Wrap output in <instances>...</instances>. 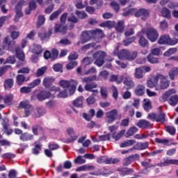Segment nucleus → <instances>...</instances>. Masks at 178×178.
Returning a JSON list of instances; mask_svg holds the SVG:
<instances>
[{"instance_id":"obj_1","label":"nucleus","mask_w":178,"mask_h":178,"mask_svg":"<svg viewBox=\"0 0 178 178\" xmlns=\"http://www.w3.org/2000/svg\"><path fill=\"white\" fill-rule=\"evenodd\" d=\"M105 34L101 29L83 31L81 34V44H86L88 41L92 40V38H104Z\"/></svg>"},{"instance_id":"obj_2","label":"nucleus","mask_w":178,"mask_h":178,"mask_svg":"<svg viewBox=\"0 0 178 178\" xmlns=\"http://www.w3.org/2000/svg\"><path fill=\"white\" fill-rule=\"evenodd\" d=\"M59 86L63 88H67L70 94L73 95V93L76 92L77 86H79V81L74 79H71L70 81L61 80L59 81Z\"/></svg>"},{"instance_id":"obj_3","label":"nucleus","mask_w":178,"mask_h":178,"mask_svg":"<svg viewBox=\"0 0 178 178\" xmlns=\"http://www.w3.org/2000/svg\"><path fill=\"white\" fill-rule=\"evenodd\" d=\"M138 55V51H130L126 49H123L120 50L118 58L122 60H134Z\"/></svg>"},{"instance_id":"obj_4","label":"nucleus","mask_w":178,"mask_h":178,"mask_svg":"<svg viewBox=\"0 0 178 178\" xmlns=\"http://www.w3.org/2000/svg\"><path fill=\"white\" fill-rule=\"evenodd\" d=\"M178 42L177 38H170L169 35H161L158 40V44L159 45H176Z\"/></svg>"},{"instance_id":"obj_5","label":"nucleus","mask_w":178,"mask_h":178,"mask_svg":"<svg viewBox=\"0 0 178 178\" xmlns=\"http://www.w3.org/2000/svg\"><path fill=\"white\" fill-rule=\"evenodd\" d=\"M41 84V79H36L29 84V86H23L20 88L21 94H30L33 91V88H35Z\"/></svg>"},{"instance_id":"obj_6","label":"nucleus","mask_w":178,"mask_h":178,"mask_svg":"<svg viewBox=\"0 0 178 178\" xmlns=\"http://www.w3.org/2000/svg\"><path fill=\"white\" fill-rule=\"evenodd\" d=\"M106 53L105 51H99L93 54V58L95 59V65L101 67L104 63H105V58Z\"/></svg>"},{"instance_id":"obj_7","label":"nucleus","mask_w":178,"mask_h":178,"mask_svg":"<svg viewBox=\"0 0 178 178\" xmlns=\"http://www.w3.org/2000/svg\"><path fill=\"white\" fill-rule=\"evenodd\" d=\"M3 42L7 49V51H10L11 52H15L17 48H19L16 45V42L15 40H10V37H6Z\"/></svg>"},{"instance_id":"obj_8","label":"nucleus","mask_w":178,"mask_h":178,"mask_svg":"<svg viewBox=\"0 0 178 178\" xmlns=\"http://www.w3.org/2000/svg\"><path fill=\"white\" fill-rule=\"evenodd\" d=\"M146 35L151 42H155L159 37V32L155 28H148L146 31Z\"/></svg>"},{"instance_id":"obj_9","label":"nucleus","mask_w":178,"mask_h":178,"mask_svg":"<svg viewBox=\"0 0 178 178\" xmlns=\"http://www.w3.org/2000/svg\"><path fill=\"white\" fill-rule=\"evenodd\" d=\"M1 126L3 127L2 131L6 136H11L13 134V129L9 127V119L4 118L2 119Z\"/></svg>"},{"instance_id":"obj_10","label":"nucleus","mask_w":178,"mask_h":178,"mask_svg":"<svg viewBox=\"0 0 178 178\" xmlns=\"http://www.w3.org/2000/svg\"><path fill=\"white\" fill-rule=\"evenodd\" d=\"M118 112L117 109H113L106 113V118L107 120V123L111 124L118 119Z\"/></svg>"},{"instance_id":"obj_11","label":"nucleus","mask_w":178,"mask_h":178,"mask_svg":"<svg viewBox=\"0 0 178 178\" xmlns=\"http://www.w3.org/2000/svg\"><path fill=\"white\" fill-rule=\"evenodd\" d=\"M170 165H177L178 166V159H164L162 162L157 163L156 166H159V168H163L165 166H169Z\"/></svg>"},{"instance_id":"obj_12","label":"nucleus","mask_w":178,"mask_h":178,"mask_svg":"<svg viewBox=\"0 0 178 178\" xmlns=\"http://www.w3.org/2000/svg\"><path fill=\"white\" fill-rule=\"evenodd\" d=\"M98 87V84L97 83L93 82L90 83H87L84 86V89L86 91H89L90 92H92V95L97 96L98 95V90H94V88H97Z\"/></svg>"},{"instance_id":"obj_13","label":"nucleus","mask_w":178,"mask_h":178,"mask_svg":"<svg viewBox=\"0 0 178 178\" xmlns=\"http://www.w3.org/2000/svg\"><path fill=\"white\" fill-rule=\"evenodd\" d=\"M51 92L47 90H41L39 93L37 94L36 98L38 101L42 102L45 99H49L51 98Z\"/></svg>"},{"instance_id":"obj_14","label":"nucleus","mask_w":178,"mask_h":178,"mask_svg":"<svg viewBox=\"0 0 178 178\" xmlns=\"http://www.w3.org/2000/svg\"><path fill=\"white\" fill-rule=\"evenodd\" d=\"M66 131L67 134H68L70 137L67 139V143H73L74 141H76V140H77L78 136L74 135L76 132L74 131V129H73V127L67 128Z\"/></svg>"},{"instance_id":"obj_15","label":"nucleus","mask_w":178,"mask_h":178,"mask_svg":"<svg viewBox=\"0 0 178 178\" xmlns=\"http://www.w3.org/2000/svg\"><path fill=\"white\" fill-rule=\"evenodd\" d=\"M29 80H30V77H26L24 74H17L15 78V82L17 86H23Z\"/></svg>"},{"instance_id":"obj_16","label":"nucleus","mask_w":178,"mask_h":178,"mask_svg":"<svg viewBox=\"0 0 178 178\" xmlns=\"http://www.w3.org/2000/svg\"><path fill=\"white\" fill-rule=\"evenodd\" d=\"M26 3V1L24 0H21L19 1V3L15 6V13L16 15L19 17H23V12L22 11V9L23 8V5Z\"/></svg>"},{"instance_id":"obj_17","label":"nucleus","mask_w":178,"mask_h":178,"mask_svg":"<svg viewBox=\"0 0 178 178\" xmlns=\"http://www.w3.org/2000/svg\"><path fill=\"white\" fill-rule=\"evenodd\" d=\"M136 17H148L149 16V10L145 9V8H140L138 10L135 11L134 14Z\"/></svg>"},{"instance_id":"obj_18","label":"nucleus","mask_w":178,"mask_h":178,"mask_svg":"<svg viewBox=\"0 0 178 178\" xmlns=\"http://www.w3.org/2000/svg\"><path fill=\"white\" fill-rule=\"evenodd\" d=\"M149 147V143L148 142H138L134 147L133 149H136L138 151H143L144 149H147Z\"/></svg>"},{"instance_id":"obj_19","label":"nucleus","mask_w":178,"mask_h":178,"mask_svg":"<svg viewBox=\"0 0 178 178\" xmlns=\"http://www.w3.org/2000/svg\"><path fill=\"white\" fill-rule=\"evenodd\" d=\"M54 33H61V34H66V33H67V26H63L62 24H56L54 27Z\"/></svg>"},{"instance_id":"obj_20","label":"nucleus","mask_w":178,"mask_h":178,"mask_svg":"<svg viewBox=\"0 0 178 178\" xmlns=\"http://www.w3.org/2000/svg\"><path fill=\"white\" fill-rule=\"evenodd\" d=\"M55 81V79L52 76H46L43 79L42 84L45 87V88H49Z\"/></svg>"},{"instance_id":"obj_21","label":"nucleus","mask_w":178,"mask_h":178,"mask_svg":"<svg viewBox=\"0 0 178 178\" xmlns=\"http://www.w3.org/2000/svg\"><path fill=\"white\" fill-rule=\"evenodd\" d=\"M136 126L140 129H149L151 127V122L146 120H139L136 123Z\"/></svg>"},{"instance_id":"obj_22","label":"nucleus","mask_w":178,"mask_h":178,"mask_svg":"<svg viewBox=\"0 0 178 178\" xmlns=\"http://www.w3.org/2000/svg\"><path fill=\"white\" fill-rule=\"evenodd\" d=\"M135 94L137 97H143L145 94V86L143 85H138L134 90Z\"/></svg>"},{"instance_id":"obj_23","label":"nucleus","mask_w":178,"mask_h":178,"mask_svg":"<svg viewBox=\"0 0 178 178\" xmlns=\"http://www.w3.org/2000/svg\"><path fill=\"white\" fill-rule=\"evenodd\" d=\"M19 140L24 142L30 141L31 140H34V135L29 134L28 132H24L20 135Z\"/></svg>"},{"instance_id":"obj_24","label":"nucleus","mask_w":178,"mask_h":178,"mask_svg":"<svg viewBox=\"0 0 178 178\" xmlns=\"http://www.w3.org/2000/svg\"><path fill=\"white\" fill-rule=\"evenodd\" d=\"M118 172H120L121 176H129V175L134 173V170L133 168H118Z\"/></svg>"},{"instance_id":"obj_25","label":"nucleus","mask_w":178,"mask_h":178,"mask_svg":"<svg viewBox=\"0 0 178 178\" xmlns=\"http://www.w3.org/2000/svg\"><path fill=\"white\" fill-rule=\"evenodd\" d=\"M14 84H15V81L13 80V79L12 78L7 79L4 81L3 87L5 90H10V88L13 87Z\"/></svg>"},{"instance_id":"obj_26","label":"nucleus","mask_w":178,"mask_h":178,"mask_svg":"<svg viewBox=\"0 0 178 178\" xmlns=\"http://www.w3.org/2000/svg\"><path fill=\"white\" fill-rule=\"evenodd\" d=\"M84 101V97L80 96L72 102V104L76 108H83V102Z\"/></svg>"},{"instance_id":"obj_27","label":"nucleus","mask_w":178,"mask_h":178,"mask_svg":"<svg viewBox=\"0 0 178 178\" xmlns=\"http://www.w3.org/2000/svg\"><path fill=\"white\" fill-rule=\"evenodd\" d=\"M161 82H160V88L161 90H166V88H168V87H169V84H170V82H169V81H168V79H166V76L163 75V77L161 78Z\"/></svg>"},{"instance_id":"obj_28","label":"nucleus","mask_w":178,"mask_h":178,"mask_svg":"<svg viewBox=\"0 0 178 178\" xmlns=\"http://www.w3.org/2000/svg\"><path fill=\"white\" fill-rule=\"evenodd\" d=\"M143 109L145 111V112H149V111L152 109V104L149 99H143Z\"/></svg>"},{"instance_id":"obj_29","label":"nucleus","mask_w":178,"mask_h":178,"mask_svg":"<svg viewBox=\"0 0 178 178\" xmlns=\"http://www.w3.org/2000/svg\"><path fill=\"white\" fill-rule=\"evenodd\" d=\"M123 83L127 86V90H131L134 87V81L129 77L124 78Z\"/></svg>"},{"instance_id":"obj_30","label":"nucleus","mask_w":178,"mask_h":178,"mask_svg":"<svg viewBox=\"0 0 178 178\" xmlns=\"http://www.w3.org/2000/svg\"><path fill=\"white\" fill-rule=\"evenodd\" d=\"M51 35L52 31L49 30L48 32L39 33L38 37L40 38L41 41H44V40H48Z\"/></svg>"},{"instance_id":"obj_31","label":"nucleus","mask_w":178,"mask_h":178,"mask_svg":"<svg viewBox=\"0 0 178 178\" xmlns=\"http://www.w3.org/2000/svg\"><path fill=\"white\" fill-rule=\"evenodd\" d=\"M42 47L40 44H35L32 50V53L37 56H40L42 54Z\"/></svg>"},{"instance_id":"obj_32","label":"nucleus","mask_w":178,"mask_h":178,"mask_svg":"<svg viewBox=\"0 0 178 178\" xmlns=\"http://www.w3.org/2000/svg\"><path fill=\"white\" fill-rule=\"evenodd\" d=\"M156 122L160 123H165L166 122V114L164 112H161L159 114L156 115Z\"/></svg>"},{"instance_id":"obj_33","label":"nucleus","mask_w":178,"mask_h":178,"mask_svg":"<svg viewBox=\"0 0 178 178\" xmlns=\"http://www.w3.org/2000/svg\"><path fill=\"white\" fill-rule=\"evenodd\" d=\"M138 44L141 48H147L149 45L148 40L144 38V36H140L138 40Z\"/></svg>"},{"instance_id":"obj_34","label":"nucleus","mask_w":178,"mask_h":178,"mask_svg":"<svg viewBox=\"0 0 178 178\" xmlns=\"http://www.w3.org/2000/svg\"><path fill=\"white\" fill-rule=\"evenodd\" d=\"M124 21H118L115 25V30L118 33H123L124 31Z\"/></svg>"},{"instance_id":"obj_35","label":"nucleus","mask_w":178,"mask_h":178,"mask_svg":"<svg viewBox=\"0 0 178 178\" xmlns=\"http://www.w3.org/2000/svg\"><path fill=\"white\" fill-rule=\"evenodd\" d=\"M168 76L170 80H175V77L178 76V67L172 68L168 72Z\"/></svg>"},{"instance_id":"obj_36","label":"nucleus","mask_w":178,"mask_h":178,"mask_svg":"<svg viewBox=\"0 0 178 178\" xmlns=\"http://www.w3.org/2000/svg\"><path fill=\"white\" fill-rule=\"evenodd\" d=\"M168 104L171 106H176L178 104V95H174L171 96L168 99Z\"/></svg>"},{"instance_id":"obj_37","label":"nucleus","mask_w":178,"mask_h":178,"mask_svg":"<svg viewBox=\"0 0 178 178\" xmlns=\"http://www.w3.org/2000/svg\"><path fill=\"white\" fill-rule=\"evenodd\" d=\"M15 54L17 59L22 60V62H24L25 59L24 52H23V50H22L20 47L16 49Z\"/></svg>"},{"instance_id":"obj_38","label":"nucleus","mask_w":178,"mask_h":178,"mask_svg":"<svg viewBox=\"0 0 178 178\" xmlns=\"http://www.w3.org/2000/svg\"><path fill=\"white\" fill-rule=\"evenodd\" d=\"M161 16L165 19H171L172 15H170V10L168 8H163L161 11Z\"/></svg>"},{"instance_id":"obj_39","label":"nucleus","mask_w":178,"mask_h":178,"mask_svg":"<svg viewBox=\"0 0 178 178\" xmlns=\"http://www.w3.org/2000/svg\"><path fill=\"white\" fill-rule=\"evenodd\" d=\"M42 149V145L39 143H37V142H35V145L33 148L32 149V154L33 155H40V152Z\"/></svg>"},{"instance_id":"obj_40","label":"nucleus","mask_w":178,"mask_h":178,"mask_svg":"<svg viewBox=\"0 0 178 178\" xmlns=\"http://www.w3.org/2000/svg\"><path fill=\"white\" fill-rule=\"evenodd\" d=\"M99 79L95 75L84 77L82 79V81L83 83H86L87 84H89V83H91V81H98Z\"/></svg>"},{"instance_id":"obj_41","label":"nucleus","mask_w":178,"mask_h":178,"mask_svg":"<svg viewBox=\"0 0 178 178\" xmlns=\"http://www.w3.org/2000/svg\"><path fill=\"white\" fill-rule=\"evenodd\" d=\"M124 133H126L125 130H121L119 133L114 132L112 134V138L115 140V141H119L122 137L124 135Z\"/></svg>"},{"instance_id":"obj_42","label":"nucleus","mask_w":178,"mask_h":178,"mask_svg":"<svg viewBox=\"0 0 178 178\" xmlns=\"http://www.w3.org/2000/svg\"><path fill=\"white\" fill-rule=\"evenodd\" d=\"M100 95L102 99H108V88L105 86H101L100 88Z\"/></svg>"},{"instance_id":"obj_43","label":"nucleus","mask_w":178,"mask_h":178,"mask_svg":"<svg viewBox=\"0 0 178 178\" xmlns=\"http://www.w3.org/2000/svg\"><path fill=\"white\" fill-rule=\"evenodd\" d=\"M115 26V22L106 21L99 24V27H106L107 29H113Z\"/></svg>"},{"instance_id":"obj_44","label":"nucleus","mask_w":178,"mask_h":178,"mask_svg":"<svg viewBox=\"0 0 178 178\" xmlns=\"http://www.w3.org/2000/svg\"><path fill=\"white\" fill-rule=\"evenodd\" d=\"M119 162H120V159H119L118 158H106L105 159L106 165H115V163H119Z\"/></svg>"},{"instance_id":"obj_45","label":"nucleus","mask_w":178,"mask_h":178,"mask_svg":"<svg viewBox=\"0 0 178 178\" xmlns=\"http://www.w3.org/2000/svg\"><path fill=\"white\" fill-rule=\"evenodd\" d=\"M62 13V9L58 8L57 10L54 11L49 16V20L52 22V20H55V19H58V17Z\"/></svg>"},{"instance_id":"obj_46","label":"nucleus","mask_w":178,"mask_h":178,"mask_svg":"<svg viewBox=\"0 0 178 178\" xmlns=\"http://www.w3.org/2000/svg\"><path fill=\"white\" fill-rule=\"evenodd\" d=\"M42 131V127L40 124L32 126V133L33 136H38V131Z\"/></svg>"},{"instance_id":"obj_47","label":"nucleus","mask_w":178,"mask_h":178,"mask_svg":"<svg viewBox=\"0 0 178 178\" xmlns=\"http://www.w3.org/2000/svg\"><path fill=\"white\" fill-rule=\"evenodd\" d=\"M138 131V128L136 127H131L127 132V138L131 137V136H134Z\"/></svg>"},{"instance_id":"obj_48","label":"nucleus","mask_w":178,"mask_h":178,"mask_svg":"<svg viewBox=\"0 0 178 178\" xmlns=\"http://www.w3.org/2000/svg\"><path fill=\"white\" fill-rule=\"evenodd\" d=\"M75 15L76 16H77V17L79 19H81V20H83V19H86V17H87V16H88L87 15V13H86V11L84 10H76L75 11Z\"/></svg>"},{"instance_id":"obj_49","label":"nucleus","mask_w":178,"mask_h":178,"mask_svg":"<svg viewBox=\"0 0 178 178\" xmlns=\"http://www.w3.org/2000/svg\"><path fill=\"white\" fill-rule=\"evenodd\" d=\"M159 27L162 31H166V30L169 29V24L168 23V21L163 19V21L160 22Z\"/></svg>"},{"instance_id":"obj_50","label":"nucleus","mask_w":178,"mask_h":178,"mask_svg":"<svg viewBox=\"0 0 178 178\" xmlns=\"http://www.w3.org/2000/svg\"><path fill=\"white\" fill-rule=\"evenodd\" d=\"M165 130L171 136H175V134H176V128L173 126L167 125L165 127Z\"/></svg>"},{"instance_id":"obj_51","label":"nucleus","mask_w":178,"mask_h":178,"mask_svg":"<svg viewBox=\"0 0 178 178\" xmlns=\"http://www.w3.org/2000/svg\"><path fill=\"white\" fill-rule=\"evenodd\" d=\"M47 67H42L38 68L36 71V77H41V76H44L45 74V72H47Z\"/></svg>"},{"instance_id":"obj_52","label":"nucleus","mask_w":178,"mask_h":178,"mask_svg":"<svg viewBox=\"0 0 178 178\" xmlns=\"http://www.w3.org/2000/svg\"><path fill=\"white\" fill-rule=\"evenodd\" d=\"M12 101H13V95L12 94L7 95L3 99V102L6 105H10L12 104Z\"/></svg>"},{"instance_id":"obj_53","label":"nucleus","mask_w":178,"mask_h":178,"mask_svg":"<svg viewBox=\"0 0 178 178\" xmlns=\"http://www.w3.org/2000/svg\"><path fill=\"white\" fill-rule=\"evenodd\" d=\"M110 5L113 10L115 12V13H119V10H120V6L119 5V3H118V2L112 1Z\"/></svg>"},{"instance_id":"obj_54","label":"nucleus","mask_w":178,"mask_h":178,"mask_svg":"<svg viewBox=\"0 0 178 178\" xmlns=\"http://www.w3.org/2000/svg\"><path fill=\"white\" fill-rule=\"evenodd\" d=\"M15 157H16V154L10 152L3 154L1 156V158H2L3 159H13V158H15Z\"/></svg>"},{"instance_id":"obj_55","label":"nucleus","mask_w":178,"mask_h":178,"mask_svg":"<svg viewBox=\"0 0 178 178\" xmlns=\"http://www.w3.org/2000/svg\"><path fill=\"white\" fill-rule=\"evenodd\" d=\"M134 41H136V36H132L123 40V43L125 47H129V45H130V44H132V42H134Z\"/></svg>"},{"instance_id":"obj_56","label":"nucleus","mask_w":178,"mask_h":178,"mask_svg":"<svg viewBox=\"0 0 178 178\" xmlns=\"http://www.w3.org/2000/svg\"><path fill=\"white\" fill-rule=\"evenodd\" d=\"M78 63L76 60L70 61L66 65V69L67 70H72V69H74L76 66H77Z\"/></svg>"},{"instance_id":"obj_57","label":"nucleus","mask_w":178,"mask_h":178,"mask_svg":"<svg viewBox=\"0 0 178 178\" xmlns=\"http://www.w3.org/2000/svg\"><path fill=\"white\" fill-rule=\"evenodd\" d=\"M163 77V74H158L156 76H152L150 80H152L154 82V83L156 86L158 84V81H159V80H161Z\"/></svg>"},{"instance_id":"obj_58","label":"nucleus","mask_w":178,"mask_h":178,"mask_svg":"<svg viewBox=\"0 0 178 178\" xmlns=\"http://www.w3.org/2000/svg\"><path fill=\"white\" fill-rule=\"evenodd\" d=\"M45 23V16L39 15L38 17L37 27H41Z\"/></svg>"},{"instance_id":"obj_59","label":"nucleus","mask_w":178,"mask_h":178,"mask_svg":"<svg viewBox=\"0 0 178 178\" xmlns=\"http://www.w3.org/2000/svg\"><path fill=\"white\" fill-rule=\"evenodd\" d=\"M140 163H141V165L146 170H147V169H151V168H155V166H156V164L152 165V164L149 163L148 161H142Z\"/></svg>"},{"instance_id":"obj_60","label":"nucleus","mask_w":178,"mask_h":178,"mask_svg":"<svg viewBox=\"0 0 178 178\" xmlns=\"http://www.w3.org/2000/svg\"><path fill=\"white\" fill-rule=\"evenodd\" d=\"M19 108H23L24 109H31V105L29 104V101H22L19 103Z\"/></svg>"},{"instance_id":"obj_61","label":"nucleus","mask_w":178,"mask_h":178,"mask_svg":"<svg viewBox=\"0 0 178 178\" xmlns=\"http://www.w3.org/2000/svg\"><path fill=\"white\" fill-rule=\"evenodd\" d=\"M143 68L138 67L135 71V77L136 79H143Z\"/></svg>"},{"instance_id":"obj_62","label":"nucleus","mask_w":178,"mask_h":178,"mask_svg":"<svg viewBox=\"0 0 178 178\" xmlns=\"http://www.w3.org/2000/svg\"><path fill=\"white\" fill-rule=\"evenodd\" d=\"M147 60L149 63H158L159 59L158 58H155V56L152 54H149L147 56Z\"/></svg>"},{"instance_id":"obj_63","label":"nucleus","mask_w":178,"mask_h":178,"mask_svg":"<svg viewBox=\"0 0 178 178\" xmlns=\"http://www.w3.org/2000/svg\"><path fill=\"white\" fill-rule=\"evenodd\" d=\"M59 56V51L58 49H53L51 52V60H55L58 59V56Z\"/></svg>"},{"instance_id":"obj_64","label":"nucleus","mask_w":178,"mask_h":178,"mask_svg":"<svg viewBox=\"0 0 178 178\" xmlns=\"http://www.w3.org/2000/svg\"><path fill=\"white\" fill-rule=\"evenodd\" d=\"M123 76H121V80L118 81V75H111L110 76V81H111L112 83H113V81H116L118 84H120L122 83V81H123Z\"/></svg>"}]
</instances>
